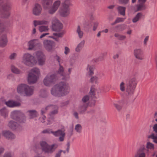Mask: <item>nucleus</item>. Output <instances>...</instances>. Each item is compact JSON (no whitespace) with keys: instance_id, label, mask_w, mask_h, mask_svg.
Instances as JSON below:
<instances>
[{"instance_id":"f257e3e1","label":"nucleus","mask_w":157,"mask_h":157,"mask_svg":"<svg viewBox=\"0 0 157 157\" xmlns=\"http://www.w3.org/2000/svg\"><path fill=\"white\" fill-rule=\"evenodd\" d=\"M33 56H32L29 53L24 54L23 57L22 62L27 66H33L37 63V61L35 59V58H36L39 65H43L44 64L46 57L42 52H36L33 54Z\"/></svg>"},{"instance_id":"f03ea898","label":"nucleus","mask_w":157,"mask_h":157,"mask_svg":"<svg viewBox=\"0 0 157 157\" xmlns=\"http://www.w3.org/2000/svg\"><path fill=\"white\" fill-rule=\"evenodd\" d=\"M70 91L68 84L66 82H61L53 86L51 90V93L55 96L60 97L67 95Z\"/></svg>"},{"instance_id":"7ed1b4c3","label":"nucleus","mask_w":157,"mask_h":157,"mask_svg":"<svg viewBox=\"0 0 157 157\" xmlns=\"http://www.w3.org/2000/svg\"><path fill=\"white\" fill-rule=\"evenodd\" d=\"M17 90L19 94L30 96L33 94L34 87L29 86L25 84H21L18 86Z\"/></svg>"},{"instance_id":"20e7f679","label":"nucleus","mask_w":157,"mask_h":157,"mask_svg":"<svg viewBox=\"0 0 157 157\" xmlns=\"http://www.w3.org/2000/svg\"><path fill=\"white\" fill-rule=\"evenodd\" d=\"M40 75L39 69L37 68L32 69L29 72L28 77V82L29 84H33L36 83Z\"/></svg>"},{"instance_id":"39448f33","label":"nucleus","mask_w":157,"mask_h":157,"mask_svg":"<svg viewBox=\"0 0 157 157\" xmlns=\"http://www.w3.org/2000/svg\"><path fill=\"white\" fill-rule=\"evenodd\" d=\"M40 145L42 150L47 153H52L58 146V145L56 144L50 145L45 141L41 142Z\"/></svg>"},{"instance_id":"423d86ee","label":"nucleus","mask_w":157,"mask_h":157,"mask_svg":"<svg viewBox=\"0 0 157 157\" xmlns=\"http://www.w3.org/2000/svg\"><path fill=\"white\" fill-rule=\"evenodd\" d=\"M2 10L1 16L4 18H7L10 16V11L11 9V4L10 2H7L2 5H1Z\"/></svg>"},{"instance_id":"0eeeda50","label":"nucleus","mask_w":157,"mask_h":157,"mask_svg":"<svg viewBox=\"0 0 157 157\" xmlns=\"http://www.w3.org/2000/svg\"><path fill=\"white\" fill-rule=\"evenodd\" d=\"M57 79V76L56 74L49 73L44 78L43 83L44 85L49 86L54 84Z\"/></svg>"},{"instance_id":"6e6552de","label":"nucleus","mask_w":157,"mask_h":157,"mask_svg":"<svg viewBox=\"0 0 157 157\" xmlns=\"http://www.w3.org/2000/svg\"><path fill=\"white\" fill-rule=\"evenodd\" d=\"M48 109H54V110L51 112L49 115V120L48 121H49L48 124H50L51 123V122L53 121V116L54 114H57L58 113V108L57 106L55 105L48 106L47 107L44 109H42L41 111L42 114H43L45 112V111Z\"/></svg>"},{"instance_id":"1a4fd4ad","label":"nucleus","mask_w":157,"mask_h":157,"mask_svg":"<svg viewBox=\"0 0 157 157\" xmlns=\"http://www.w3.org/2000/svg\"><path fill=\"white\" fill-rule=\"evenodd\" d=\"M56 59L59 63V67L56 72V75L57 76V77L60 75L62 77V79L66 80L67 78L68 77L66 76V74L64 72V67L61 65V63L62 62L63 60L58 56H56Z\"/></svg>"},{"instance_id":"9d476101","label":"nucleus","mask_w":157,"mask_h":157,"mask_svg":"<svg viewBox=\"0 0 157 157\" xmlns=\"http://www.w3.org/2000/svg\"><path fill=\"white\" fill-rule=\"evenodd\" d=\"M42 1L44 8L48 10V12L49 13L53 14L57 10L53 6L49 8L48 6L52 4L53 0H42Z\"/></svg>"},{"instance_id":"9b49d317","label":"nucleus","mask_w":157,"mask_h":157,"mask_svg":"<svg viewBox=\"0 0 157 157\" xmlns=\"http://www.w3.org/2000/svg\"><path fill=\"white\" fill-rule=\"evenodd\" d=\"M52 29L54 31H59L63 28L62 24L56 18H54L52 21Z\"/></svg>"},{"instance_id":"f8f14e48","label":"nucleus","mask_w":157,"mask_h":157,"mask_svg":"<svg viewBox=\"0 0 157 157\" xmlns=\"http://www.w3.org/2000/svg\"><path fill=\"white\" fill-rule=\"evenodd\" d=\"M20 112L18 111H14L11 112V118L19 121L20 123H24L25 121V117H18V116L20 115Z\"/></svg>"},{"instance_id":"ddd939ff","label":"nucleus","mask_w":157,"mask_h":157,"mask_svg":"<svg viewBox=\"0 0 157 157\" xmlns=\"http://www.w3.org/2000/svg\"><path fill=\"white\" fill-rule=\"evenodd\" d=\"M135 57L139 60H143L144 59V55L143 51L140 48H136L133 52Z\"/></svg>"},{"instance_id":"4468645a","label":"nucleus","mask_w":157,"mask_h":157,"mask_svg":"<svg viewBox=\"0 0 157 157\" xmlns=\"http://www.w3.org/2000/svg\"><path fill=\"white\" fill-rule=\"evenodd\" d=\"M59 13L62 17H66L70 14V8L68 7H64L62 6L59 9Z\"/></svg>"},{"instance_id":"2eb2a0df","label":"nucleus","mask_w":157,"mask_h":157,"mask_svg":"<svg viewBox=\"0 0 157 157\" xmlns=\"http://www.w3.org/2000/svg\"><path fill=\"white\" fill-rule=\"evenodd\" d=\"M146 149L145 146L144 145H141L136 153L135 157H145L146 154L144 151Z\"/></svg>"},{"instance_id":"dca6fc26","label":"nucleus","mask_w":157,"mask_h":157,"mask_svg":"<svg viewBox=\"0 0 157 157\" xmlns=\"http://www.w3.org/2000/svg\"><path fill=\"white\" fill-rule=\"evenodd\" d=\"M44 46L45 48L48 51H51L54 46L53 42L48 40H45L43 41Z\"/></svg>"},{"instance_id":"f3484780","label":"nucleus","mask_w":157,"mask_h":157,"mask_svg":"<svg viewBox=\"0 0 157 157\" xmlns=\"http://www.w3.org/2000/svg\"><path fill=\"white\" fill-rule=\"evenodd\" d=\"M53 134L55 136H59V140L60 141H62L64 140L65 135L64 131L62 130H59L55 132L53 131Z\"/></svg>"},{"instance_id":"a211bd4d","label":"nucleus","mask_w":157,"mask_h":157,"mask_svg":"<svg viewBox=\"0 0 157 157\" xmlns=\"http://www.w3.org/2000/svg\"><path fill=\"white\" fill-rule=\"evenodd\" d=\"M39 44L38 40L37 39H33L30 40L28 43V50L32 49L34 48L38 45Z\"/></svg>"},{"instance_id":"6ab92c4d","label":"nucleus","mask_w":157,"mask_h":157,"mask_svg":"<svg viewBox=\"0 0 157 157\" xmlns=\"http://www.w3.org/2000/svg\"><path fill=\"white\" fill-rule=\"evenodd\" d=\"M42 10L41 6L38 4H36L33 10V13L35 15H39L41 14Z\"/></svg>"},{"instance_id":"aec40b11","label":"nucleus","mask_w":157,"mask_h":157,"mask_svg":"<svg viewBox=\"0 0 157 157\" xmlns=\"http://www.w3.org/2000/svg\"><path fill=\"white\" fill-rule=\"evenodd\" d=\"M7 37L6 34H4L0 37V47L3 48L6 46L7 44Z\"/></svg>"},{"instance_id":"412c9836","label":"nucleus","mask_w":157,"mask_h":157,"mask_svg":"<svg viewBox=\"0 0 157 157\" xmlns=\"http://www.w3.org/2000/svg\"><path fill=\"white\" fill-rule=\"evenodd\" d=\"M2 134L3 136L7 138L13 139L15 137L14 134L8 131H3L2 132Z\"/></svg>"},{"instance_id":"4be33fe9","label":"nucleus","mask_w":157,"mask_h":157,"mask_svg":"<svg viewBox=\"0 0 157 157\" xmlns=\"http://www.w3.org/2000/svg\"><path fill=\"white\" fill-rule=\"evenodd\" d=\"M88 105L89 104H83L81 103L78 109V111L80 114H82L86 111Z\"/></svg>"},{"instance_id":"5701e85b","label":"nucleus","mask_w":157,"mask_h":157,"mask_svg":"<svg viewBox=\"0 0 157 157\" xmlns=\"http://www.w3.org/2000/svg\"><path fill=\"white\" fill-rule=\"evenodd\" d=\"M137 82L136 78L135 77H133L129 80L127 85L136 88Z\"/></svg>"},{"instance_id":"b1692460","label":"nucleus","mask_w":157,"mask_h":157,"mask_svg":"<svg viewBox=\"0 0 157 157\" xmlns=\"http://www.w3.org/2000/svg\"><path fill=\"white\" fill-rule=\"evenodd\" d=\"M5 104L8 106L10 107L19 106L21 105L19 102H16L12 100H9L6 102Z\"/></svg>"},{"instance_id":"393cba45","label":"nucleus","mask_w":157,"mask_h":157,"mask_svg":"<svg viewBox=\"0 0 157 157\" xmlns=\"http://www.w3.org/2000/svg\"><path fill=\"white\" fill-rule=\"evenodd\" d=\"M49 21L43 20H35L33 21V24L36 27L38 25H47L48 24Z\"/></svg>"},{"instance_id":"a878e982","label":"nucleus","mask_w":157,"mask_h":157,"mask_svg":"<svg viewBox=\"0 0 157 157\" xmlns=\"http://www.w3.org/2000/svg\"><path fill=\"white\" fill-rule=\"evenodd\" d=\"M135 89L136 88L127 84L125 91L128 95H132L134 94Z\"/></svg>"},{"instance_id":"bb28decb","label":"nucleus","mask_w":157,"mask_h":157,"mask_svg":"<svg viewBox=\"0 0 157 157\" xmlns=\"http://www.w3.org/2000/svg\"><path fill=\"white\" fill-rule=\"evenodd\" d=\"M94 67L93 65H88L87 67V73L89 75H93L94 74Z\"/></svg>"},{"instance_id":"cd10ccee","label":"nucleus","mask_w":157,"mask_h":157,"mask_svg":"<svg viewBox=\"0 0 157 157\" xmlns=\"http://www.w3.org/2000/svg\"><path fill=\"white\" fill-rule=\"evenodd\" d=\"M63 34L62 33H54L52 35L49 36V37L52 38L56 41H58L59 37H62Z\"/></svg>"},{"instance_id":"c85d7f7f","label":"nucleus","mask_w":157,"mask_h":157,"mask_svg":"<svg viewBox=\"0 0 157 157\" xmlns=\"http://www.w3.org/2000/svg\"><path fill=\"white\" fill-rule=\"evenodd\" d=\"M85 43L84 40L82 41L75 48V51L77 52H80L84 46Z\"/></svg>"},{"instance_id":"c756f323","label":"nucleus","mask_w":157,"mask_h":157,"mask_svg":"<svg viewBox=\"0 0 157 157\" xmlns=\"http://www.w3.org/2000/svg\"><path fill=\"white\" fill-rule=\"evenodd\" d=\"M100 80L98 77L96 76H94L91 77L90 81L91 83L98 84Z\"/></svg>"},{"instance_id":"7c9ffc66","label":"nucleus","mask_w":157,"mask_h":157,"mask_svg":"<svg viewBox=\"0 0 157 157\" xmlns=\"http://www.w3.org/2000/svg\"><path fill=\"white\" fill-rule=\"evenodd\" d=\"M137 11L143 10L146 9L145 5L144 3H139L136 6Z\"/></svg>"},{"instance_id":"2f4dec72","label":"nucleus","mask_w":157,"mask_h":157,"mask_svg":"<svg viewBox=\"0 0 157 157\" xmlns=\"http://www.w3.org/2000/svg\"><path fill=\"white\" fill-rule=\"evenodd\" d=\"M8 125L10 128L13 129H16L17 127V124L16 123L13 121H10Z\"/></svg>"},{"instance_id":"473e14b6","label":"nucleus","mask_w":157,"mask_h":157,"mask_svg":"<svg viewBox=\"0 0 157 157\" xmlns=\"http://www.w3.org/2000/svg\"><path fill=\"white\" fill-rule=\"evenodd\" d=\"M118 13L121 15L124 16L125 15L126 8L124 7L119 6L117 8Z\"/></svg>"},{"instance_id":"72a5a7b5","label":"nucleus","mask_w":157,"mask_h":157,"mask_svg":"<svg viewBox=\"0 0 157 157\" xmlns=\"http://www.w3.org/2000/svg\"><path fill=\"white\" fill-rule=\"evenodd\" d=\"M0 112L2 116L5 118H6L8 116V111L5 108H3L0 110Z\"/></svg>"},{"instance_id":"f704fd0d","label":"nucleus","mask_w":157,"mask_h":157,"mask_svg":"<svg viewBox=\"0 0 157 157\" xmlns=\"http://www.w3.org/2000/svg\"><path fill=\"white\" fill-rule=\"evenodd\" d=\"M142 16V14L141 13H138L132 19L133 23H135L139 20Z\"/></svg>"},{"instance_id":"c9c22d12","label":"nucleus","mask_w":157,"mask_h":157,"mask_svg":"<svg viewBox=\"0 0 157 157\" xmlns=\"http://www.w3.org/2000/svg\"><path fill=\"white\" fill-rule=\"evenodd\" d=\"M76 33L78 34L79 38H82L83 35V32L81 30L80 26L78 25L76 29Z\"/></svg>"},{"instance_id":"e433bc0d","label":"nucleus","mask_w":157,"mask_h":157,"mask_svg":"<svg viewBox=\"0 0 157 157\" xmlns=\"http://www.w3.org/2000/svg\"><path fill=\"white\" fill-rule=\"evenodd\" d=\"M11 70L14 73L16 74H20L21 73V71L13 65L11 66Z\"/></svg>"},{"instance_id":"4c0bfd02","label":"nucleus","mask_w":157,"mask_h":157,"mask_svg":"<svg viewBox=\"0 0 157 157\" xmlns=\"http://www.w3.org/2000/svg\"><path fill=\"white\" fill-rule=\"evenodd\" d=\"M31 118L36 117L37 116V113L35 110H29L28 111Z\"/></svg>"},{"instance_id":"58836bf2","label":"nucleus","mask_w":157,"mask_h":157,"mask_svg":"<svg viewBox=\"0 0 157 157\" xmlns=\"http://www.w3.org/2000/svg\"><path fill=\"white\" fill-rule=\"evenodd\" d=\"M120 89L122 92H124L126 91V86L125 83L122 82H121L119 85Z\"/></svg>"},{"instance_id":"ea45409f","label":"nucleus","mask_w":157,"mask_h":157,"mask_svg":"<svg viewBox=\"0 0 157 157\" xmlns=\"http://www.w3.org/2000/svg\"><path fill=\"white\" fill-rule=\"evenodd\" d=\"M147 148V150L148 149L150 150H153L154 148V145L150 142H147L146 144V147Z\"/></svg>"},{"instance_id":"a19ab883","label":"nucleus","mask_w":157,"mask_h":157,"mask_svg":"<svg viewBox=\"0 0 157 157\" xmlns=\"http://www.w3.org/2000/svg\"><path fill=\"white\" fill-rule=\"evenodd\" d=\"M75 129L77 132L80 133L82 132V126L80 124H77L75 125Z\"/></svg>"},{"instance_id":"79ce46f5","label":"nucleus","mask_w":157,"mask_h":157,"mask_svg":"<svg viewBox=\"0 0 157 157\" xmlns=\"http://www.w3.org/2000/svg\"><path fill=\"white\" fill-rule=\"evenodd\" d=\"M89 99V97L88 95L84 96L82 99V101L81 103L83 104H88V101Z\"/></svg>"},{"instance_id":"37998d69","label":"nucleus","mask_w":157,"mask_h":157,"mask_svg":"<svg viewBox=\"0 0 157 157\" xmlns=\"http://www.w3.org/2000/svg\"><path fill=\"white\" fill-rule=\"evenodd\" d=\"M48 29V27L45 26H40L39 27V30L40 32H45Z\"/></svg>"},{"instance_id":"c03bdc74","label":"nucleus","mask_w":157,"mask_h":157,"mask_svg":"<svg viewBox=\"0 0 157 157\" xmlns=\"http://www.w3.org/2000/svg\"><path fill=\"white\" fill-rule=\"evenodd\" d=\"M71 5V0H65L63 3L62 6L64 7H69Z\"/></svg>"},{"instance_id":"a18cd8bd","label":"nucleus","mask_w":157,"mask_h":157,"mask_svg":"<svg viewBox=\"0 0 157 157\" xmlns=\"http://www.w3.org/2000/svg\"><path fill=\"white\" fill-rule=\"evenodd\" d=\"M61 3V2L59 0H57L55 1L53 5V6L57 10Z\"/></svg>"},{"instance_id":"49530a36","label":"nucleus","mask_w":157,"mask_h":157,"mask_svg":"<svg viewBox=\"0 0 157 157\" xmlns=\"http://www.w3.org/2000/svg\"><path fill=\"white\" fill-rule=\"evenodd\" d=\"M149 138H151L153 140V142L157 144V136H155L154 134H152L148 136Z\"/></svg>"},{"instance_id":"de8ad7c7","label":"nucleus","mask_w":157,"mask_h":157,"mask_svg":"<svg viewBox=\"0 0 157 157\" xmlns=\"http://www.w3.org/2000/svg\"><path fill=\"white\" fill-rule=\"evenodd\" d=\"M90 95L92 98H93L94 97L95 94L94 93V88H91L90 92Z\"/></svg>"},{"instance_id":"09e8293b","label":"nucleus","mask_w":157,"mask_h":157,"mask_svg":"<svg viewBox=\"0 0 157 157\" xmlns=\"http://www.w3.org/2000/svg\"><path fill=\"white\" fill-rule=\"evenodd\" d=\"M42 132L43 133H52L53 134V131L51 129H46L44 130Z\"/></svg>"},{"instance_id":"8fccbe9b","label":"nucleus","mask_w":157,"mask_h":157,"mask_svg":"<svg viewBox=\"0 0 157 157\" xmlns=\"http://www.w3.org/2000/svg\"><path fill=\"white\" fill-rule=\"evenodd\" d=\"M99 24V23L98 22H95L93 23V30L94 31H95L98 26Z\"/></svg>"},{"instance_id":"3c124183","label":"nucleus","mask_w":157,"mask_h":157,"mask_svg":"<svg viewBox=\"0 0 157 157\" xmlns=\"http://www.w3.org/2000/svg\"><path fill=\"white\" fill-rule=\"evenodd\" d=\"M70 49L67 47H65L64 48V54L66 55H68L70 52Z\"/></svg>"},{"instance_id":"603ef678","label":"nucleus","mask_w":157,"mask_h":157,"mask_svg":"<svg viewBox=\"0 0 157 157\" xmlns=\"http://www.w3.org/2000/svg\"><path fill=\"white\" fill-rule=\"evenodd\" d=\"M125 18L122 17H117L116 19V21L117 23L123 22L125 20Z\"/></svg>"},{"instance_id":"864d4df0","label":"nucleus","mask_w":157,"mask_h":157,"mask_svg":"<svg viewBox=\"0 0 157 157\" xmlns=\"http://www.w3.org/2000/svg\"><path fill=\"white\" fill-rule=\"evenodd\" d=\"M40 95L42 97H45L47 95V92L45 90L41 91Z\"/></svg>"},{"instance_id":"5fc2aeb1","label":"nucleus","mask_w":157,"mask_h":157,"mask_svg":"<svg viewBox=\"0 0 157 157\" xmlns=\"http://www.w3.org/2000/svg\"><path fill=\"white\" fill-rule=\"evenodd\" d=\"M16 56L17 54L16 53H13L10 56L9 58L11 59H15Z\"/></svg>"},{"instance_id":"6e6d98bb","label":"nucleus","mask_w":157,"mask_h":157,"mask_svg":"<svg viewBox=\"0 0 157 157\" xmlns=\"http://www.w3.org/2000/svg\"><path fill=\"white\" fill-rule=\"evenodd\" d=\"M114 107L117 109L118 110H120L121 109V107L117 104H114Z\"/></svg>"},{"instance_id":"4d7b16f0","label":"nucleus","mask_w":157,"mask_h":157,"mask_svg":"<svg viewBox=\"0 0 157 157\" xmlns=\"http://www.w3.org/2000/svg\"><path fill=\"white\" fill-rule=\"evenodd\" d=\"M72 68H70L68 69V75H66V76H67V79L69 77V75L71 74V70H72Z\"/></svg>"},{"instance_id":"13d9d810","label":"nucleus","mask_w":157,"mask_h":157,"mask_svg":"<svg viewBox=\"0 0 157 157\" xmlns=\"http://www.w3.org/2000/svg\"><path fill=\"white\" fill-rule=\"evenodd\" d=\"M153 129L154 131L155 132V133L157 135V124H155L153 126Z\"/></svg>"},{"instance_id":"bf43d9fd","label":"nucleus","mask_w":157,"mask_h":157,"mask_svg":"<svg viewBox=\"0 0 157 157\" xmlns=\"http://www.w3.org/2000/svg\"><path fill=\"white\" fill-rule=\"evenodd\" d=\"M119 37L118 39L119 40H123L125 39L126 37L125 36L122 35H120V36H119Z\"/></svg>"},{"instance_id":"052dcab7","label":"nucleus","mask_w":157,"mask_h":157,"mask_svg":"<svg viewBox=\"0 0 157 157\" xmlns=\"http://www.w3.org/2000/svg\"><path fill=\"white\" fill-rule=\"evenodd\" d=\"M119 1L122 3L126 4L127 3L129 0H119Z\"/></svg>"},{"instance_id":"680f3d73","label":"nucleus","mask_w":157,"mask_h":157,"mask_svg":"<svg viewBox=\"0 0 157 157\" xmlns=\"http://www.w3.org/2000/svg\"><path fill=\"white\" fill-rule=\"evenodd\" d=\"M73 115L77 119L78 118V113L76 112H75L73 113Z\"/></svg>"},{"instance_id":"e2e57ef3","label":"nucleus","mask_w":157,"mask_h":157,"mask_svg":"<svg viewBox=\"0 0 157 157\" xmlns=\"http://www.w3.org/2000/svg\"><path fill=\"white\" fill-rule=\"evenodd\" d=\"M45 118L46 117L44 116H43L42 117L40 118L39 120L40 121L43 123L44 122V120Z\"/></svg>"},{"instance_id":"0e129e2a","label":"nucleus","mask_w":157,"mask_h":157,"mask_svg":"<svg viewBox=\"0 0 157 157\" xmlns=\"http://www.w3.org/2000/svg\"><path fill=\"white\" fill-rule=\"evenodd\" d=\"M149 36H147L145 38L144 41V44H146L147 43V42L148 41V40Z\"/></svg>"},{"instance_id":"69168bd1","label":"nucleus","mask_w":157,"mask_h":157,"mask_svg":"<svg viewBox=\"0 0 157 157\" xmlns=\"http://www.w3.org/2000/svg\"><path fill=\"white\" fill-rule=\"evenodd\" d=\"M147 0H138V2L139 3L145 4V3L146 2Z\"/></svg>"},{"instance_id":"338daca9","label":"nucleus","mask_w":157,"mask_h":157,"mask_svg":"<svg viewBox=\"0 0 157 157\" xmlns=\"http://www.w3.org/2000/svg\"><path fill=\"white\" fill-rule=\"evenodd\" d=\"M50 34V33H45L43 34L40 36V38H42L44 37L46 35H49Z\"/></svg>"},{"instance_id":"774afa93","label":"nucleus","mask_w":157,"mask_h":157,"mask_svg":"<svg viewBox=\"0 0 157 157\" xmlns=\"http://www.w3.org/2000/svg\"><path fill=\"white\" fill-rule=\"evenodd\" d=\"M4 157H11V154L10 153L6 154L4 155Z\"/></svg>"}]
</instances>
